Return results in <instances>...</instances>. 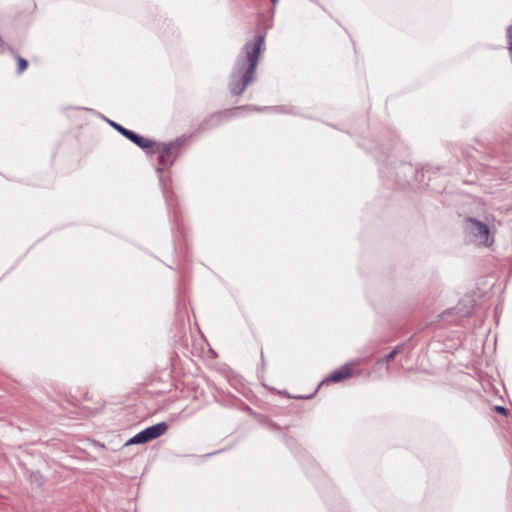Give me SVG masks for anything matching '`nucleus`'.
<instances>
[{
  "label": "nucleus",
  "mask_w": 512,
  "mask_h": 512,
  "mask_svg": "<svg viewBox=\"0 0 512 512\" xmlns=\"http://www.w3.org/2000/svg\"><path fill=\"white\" fill-rule=\"evenodd\" d=\"M265 49V36L258 34L245 43L235 61L229 89L231 93L242 94L255 80L256 68L261 52Z\"/></svg>",
  "instance_id": "f257e3e1"
},
{
  "label": "nucleus",
  "mask_w": 512,
  "mask_h": 512,
  "mask_svg": "<svg viewBox=\"0 0 512 512\" xmlns=\"http://www.w3.org/2000/svg\"><path fill=\"white\" fill-rule=\"evenodd\" d=\"M464 229L475 244L489 246L493 243L494 239L490 228L479 220L474 218L466 219Z\"/></svg>",
  "instance_id": "f03ea898"
},
{
  "label": "nucleus",
  "mask_w": 512,
  "mask_h": 512,
  "mask_svg": "<svg viewBox=\"0 0 512 512\" xmlns=\"http://www.w3.org/2000/svg\"><path fill=\"white\" fill-rule=\"evenodd\" d=\"M167 429L168 425L165 422H160L155 425H152L140 431L132 438H130L126 442V446L147 443L151 440H154L162 436L167 431Z\"/></svg>",
  "instance_id": "7ed1b4c3"
},
{
  "label": "nucleus",
  "mask_w": 512,
  "mask_h": 512,
  "mask_svg": "<svg viewBox=\"0 0 512 512\" xmlns=\"http://www.w3.org/2000/svg\"><path fill=\"white\" fill-rule=\"evenodd\" d=\"M359 364L358 361H352L343 365L338 370L332 372L324 380L322 384L338 383L352 376L354 368Z\"/></svg>",
  "instance_id": "20e7f679"
},
{
  "label": "nucleus",
  "mask_w": 512,
  "mask_h": 512,
  "mask_svg": "<svg viewBox=\"0 0 512 512\" xmlns=\"http://www.w3.org/2000/svg\"><path fill=\"white\" fill-rule=\"evenodd\" d=\"M110 124L118 132H120L123 136H125L126 138L131 140L133 143H135L139 147H141V148H150V147H152L153 143H152L151 140H149L147 138H144V137H141V136L137 135L136 133H134V132H132V131L122 127L121 125H119L117 123L110 122Z\"/></svg>",
  "instance_id": "39448f33"
},
{
  "label": "nucleus",
  "mask_w": 512,
  "mask_h": 512,
  "mask_svg": "<svg viewBox=\"0 0 512 512\" xmlns=\"http://www.w3.org/2000/svg\"><path fill=\"white\" fill-rule=\"evenodd\" d=\"M159 162L164 166L171 165L176 158V146L173 144H162L158 146Z\"/></svg>",
  "instance_id": "423d86ee"
},
{
  "label": "nucleus",
  "mask_w": 512,
  "mask_h": 512,
  "mask_svg": "<svg viewBox=\"0 0 512 512\" xmlns=\"http://www.w3.org/2000/svg\"><path fill=\"white\" fill-rule=\"evenodd\" d=\"M403 351V346H396L387 356L380 360L381 363L392 361L399 353Z\"/></svg>",
  "instance_id": "0eeeda50"
},
{
  "label": "nucleus",
  "mask_w": 512,
  "mask_h": 512,
  "mask_svg": "<svg viewBox=\"0 0 512 512\" xmlns=\"http://www.w3.org/2000/svg\"><path fill=\"white\" fill-rule=\"evenodd\" d=\"M27 68V61L23 58H18V72L22 73Z\"/></svg>",
  "instance_id": "6e6552de"
},
{
  "label": "nucleus",
  "mask_w": 512,
  "mask_h": 512,
  "mask_svg": "<svg viewBox=\"0 0 512 512\" xmlns=\"http://www.w3.org/2000/svg\"><path fill=\"white\" fill-rule=\"evenodd\" d=\"M495 409L500 414H504L505 415L507 413V410L504 407H502V406H496Z\"/></svg>",
  "instance_id": "1a4fd4ad"
},
{
  "label": "nucleus",
  "mask_w": 512,
  "mask_h": 512,
  "mask_svg": "<svg viewBox=\"0 0 512 512\" xmlns=\"http://www.w3.org/2000/svg\"><path fill=\"white\" fill-rule=\"evenodd\" d=\"M274 4L278 1V0H271Z\"/></svg>",
  "instance_id": "9d476101"
}]
</instances>
